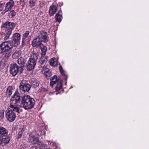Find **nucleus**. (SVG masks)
<instances>
[{"label": "nucleus", "instance_id": "obj_1", "mask_svg": "<svg viewBox=\"0 0 149 149\" xmlns=\"http://www.w3.org/2000/svg\"><path fill=\"white\" fill-rule=\"evenodd\" d=\"M21 97L19 93L16 90L10 99V105L9 110L6 114V118L10 122H13L15 120L16 115L14 111H15L18 113H20L17 104L20 100Z\"/></svg>", "mask_w": 149, "mask_h": 149}, {"label": "nucleus", "instance_id": "obj_24", "mask_svg": "<svg viewBox=\"0 0 149 149\" xmlns=\"http://www.w3.org/2000/svg\"><path fill=\"white\" fill-rule=\"evenodd\" d=\"M21 54V52L20 50L16 51L12 56V58H16L20 56Z\"/></svg>", "mask_w": 149, "mask_h": 149}, {"label": "nucleus", "instance_id": "obj_23", "mask_svg": "<svg viewBox=\"0 0 149 149\" xmlns=\"http://www.w3.org/2000/svg\"><path fill=\"white\" fill-rule=\"evenodd\" d=\"M49 64L53 66H56L58 65L57 61L56 58H52L49 61Z\"/></svg>", "mask_w": 149, "mask_h": 149}, {"label": "nucleus", "instance_id": "obj_6", "mask_svg": "<svg viewBox=\"0 0 149 149\" xmlns=\"http://www.w3.org/2000/svg\"><path fill=\"white\" fill-rule=\"evenodd\" d=\"M21 35L18 33L14 34L12 37V40L10 41L14 46H17L19 44Z\"/></svg>", "mask_w": 149, "mask_h": 149}, {"label": "nucleus", "instance_id": "obj_37", "mask_svg": "<svg viewBox=\"0 0 149 149\" xmlns=\"http://www.w3.org/2000/svg\"><path fill=\"white\" fill-rule=\"evenodd\" d=\"M39 6L40 8H42L44 6V3L43 1H39Z\"/></svg>", "mask_w": 149, "mask_h": 149}, {"label": "nucleus", "instance_id": "obj_15", "mask_svg": "<svg viewBox=\"0 0 149 149\" xmlns=\"http://www.w3.org/2000/svg\"><path fill=\"white\" fill-rule=\"evenodd\" d=\"M39 55V53L38 52L33 51L29 58L37 62Z\"/></svg>", "mask_w": 149, "mask_h": 149}, {"label": "nucleus", "instance_id": "obj_11", "mask_svg": "<svg viewBox=\"0 0 149 149\" xmlns=\"http://www.w3.org/2000/svg\"><path fill=\"white\" fill-rule=\"evenodd\" d=\"M32 45L33 47H39L41 46H42L41 41L37 37L34 39L32 42Z\"/></svg>", "mask_w": 149, "mask_h": 149}, {"label": "nucleus", "instance_id": "obj_12", "mask_svg": "<svg viewBox=\"0 0 149 149\" xmlns=\"http://www.w3.org/2000/svg\"><path fill=\"white\" fill-rule=\"evenodd\" d=\"M15 25L14 23H11L9 22H7L3 24L1 26L2 28H6L8 29H14L15 28Z\"/></svg>", "mask_w": 149, "mask_h": 149}, {"label": "nucleus", "instance_id": "obj_28", "mask_svg": "<svg viewBox=\"0 0 149 149\" xmlns=\"http://www.w3.org/2000/svg\"><path fill=\"white\" fill-rule=\"evenodd\" d=\"M59 68L61 74L65 76V78L66 79L67 78V77L66 75L65 72L64 71L62 66L61 65H60Z\"/></svg>", "mask_w": 149, "mask_h": 149}, {"label": "nucleus", "instance_id": "obj_18", "mask_svg": "<svg viewBox=\"0 0 149 149\" xmlns=\"http://www.w3.org/2000/svg\"><path fill=\"white\" fill-rule=\"evenodd\" d=\"M34 132H31L29 134V137L31 139V140H32L34 144H36L39 141L38 138L34 136Z\"/></svg>", "mask_w": 149, "mask_h": 149}, {"label": "nucleus", "instance_id": "obj_7", "mask_svg": "<svg viewBox=\"0 0 149 149\" xmlns=\"http://www.w3.org/2000/svg\"><path fill=\"white\" fill-rule=\"evenodd\" d=\"M15 3L12 0H10L5 5V8L2 12V14L3 15L11 10V9L14 6Z\"/></svg>", "mask_w": 149, "mask_h": 149}, {"label": "nucleus", "instance_id": "obj_4", "mask_svg": "<svg viewBox=\"0 0 149 149\" xmlns=\"http://www.w3.org/2000/svg\"><path fill=\"white\" fill-rule=\"evenodd\" d=\"M22 70H23L21 66H18L16 63L11 65L10 66V72L13 76L16 75L17 72H19L20 73H21Z\"/></svg>", "mask_w": 149, "mask_h": 149}, {"label": "nucleus", "instance_id": "obj_33", "mask_svg": "<svg viewBox=\"0 0 149 149\" xmlns=\"http://www.w3.org/2000/svg\"><path fill=\"white\" fill-rule=\"evenodd\" d=\"M19 132L17 136V139L20 138L22 136L23 132L24 130L22 128L19 129Z\"/></svg>", "mask_w": 149, "mask_h": 149}, {"label": "nucleus", "instance_id": "obj_31", "mask_svg": "<svg viewBox=\"0 0 149 149\" xmlns=\"http://www.w3.org/2000/svg\"><path fill=\"white\" fill-rule=\"evenodd\" d=\"M29 6L31 8H32L35 6L36 5L35 0H29Z\"/></svg>", "mask_w": 149, "mask_h": 149}, {"label": "nucleus", "instance_id": "obj_29", "mask_svg": "<svg viewBox=\"0 0 149 149\" xmlns=\"http://www.w3.org/2000/svg\"><path fill=\"white\" fill-rule=\"evenodd\" d=\"M10 12L8 13V15L9 18H12L16 15V13L13 10H10Z\"/></svg>", "mask_w": 149, "mask_h": 149}, {"label": "nucleus", "instance_id": "obj_13", "mask_svg": "<svg viewBox=\"0 0 149 149\" xmlns=\"http://www.w3.org/2000/svg\"><path fill=\"white\" fill-rule=\"evenodd\" d=\"M57 10V6L52 4L49 8V14L51 16H53Z\"/></svg>", "mask_w": 149, "mask_h": 149}, {"label": "nucleus", "instance_id": "obj_26", "mask_svg": "<svg viewBox=\"0 0 149 149\" xmlns=\"http://www.w3.org/2000/svg\"><path fill=\"white\" fill-rule=\"evenodd\" d=\"M62 86V83L61 81L58 82L55 87L56 91H59L61 88Z\"/></svg>", "mask_w": 149, "mask_h": 149}, {"label": "nucleus", "instance_id": "obj_25", "mask_svg": "<svg viewBox=\"0 0 149 149\" xmlns=\"http://www.w3.org/2000/svg\"><path fill=\"white\" fill-rule=\"evenodd\" d=\"M57 80V77L56 75H54L52 77L51 79L50 85L51 86H53L54 84H55Z\"/></svg>", "mask_w": 149, "mask_h": 149}, {"label": "nucleus", "instance_id": "obj_36", "mask_svg": "<svg viewBox=\"0 0 149 149\" xmlns=\"http://www.w3.org/2000/svg\"><path fill=\"white\" fill-rule=\"evenodd\" d=\"M4 111L3 110L0 111V118L1 119H2L4 117Z\"/></svg>", "mask_w": 149, "mask_h": 149}, {"label": "nucleus", "instance_id": "obj_34", "mask_svg": "<svg viewBox=\"0 0 149 149\" xmlns=\"http://www.w3.org/2000/svg\"><path fill=\"white\" fill-rule=\"evenodd\" d=\"M37 144H38V147L40 149H42V148L45 147V144L39 141Z\"/></svg>", "mask_w": 149, "mask_h": 149}, {"label": "nucleus", "instance_id": "obj_10", "mask_svg": "<svg viewBox=\"0 0 149 149\" xmlns=\"http://www.w3.org/2000/svg\"><path fill=\"white\" fill-rule=\"evenodd\" d=\"M47 35V33L45 31H42L40 32V34L37 37L39 38L41 42L44 41L45 42H46L48 41Z\"/></svg>", "mask_w": 149, "mask_h": 149}, {"label": "nucleus", "instance_id": "obj_21", "mask_svg": "<svg viewBox=\"0 0 149 149\" xmlns=\"http://www.w3.org/2000/svg\"><path fill=\"white\" fill-rule=\"evenodd\" d=\"M41 50V54L42 56H45L46 52L47 50V48L45 46H44L43 44L42 46H41L39 47Z\"/></svg>", "mask_w": 149, "mask_h": 149}, {"label": "nucleus", "instance_id": "obj_30", "mask_svg": "<svg viewBox=\"0 0 149 149\" xmlns=\"http://www.w3.org/2000/svg\"><path fill=\"white\" fill-rule=\"evenodd\" d=\"M44 74L46 77H50L51 76V73L50 70L47 68V70L44 73Z\"/></svg>", "mask_w": 149, "mask_h": 149}, {"label": "nucleus", "instance_id": "obj_27", "mask_svg": "<svg viewBox=\"0 0 149 149\" xmlns=\"http://www.w3.org/2000/svg\"><path fill=\"white\" fill-rule=\"evenodd\" d=\"M29 33V31H26L25 33L23 34V38H22V44H24V40L25 38H26L28 36Z\"/></svg>", "mask_w": 149, "mask_h": 149}, {"label": "nucleus", "instance_id": "obj_14", "mask_svg": "<svg viewBox=\"0 0 149 149\" xmlns=\"http://www.w3.org/2000/svg\"><path fill=\"white\" fill-rule=\"evenodd\" d=\"M26 60L22 57H21L18 58L17 60V63L20 65L19 66H21L23 70V68L24 67L26 63Z\"/></svg>", "mask_w": 149, "mask_h": 149}, {"label": "nucleus", "instance_id": "obj_2", "mask_svg": "<svg viewBox=\"0 0 149 149\" xmlns=\"http://www.w3.org/2000/svg\"><path fill=\"white\" fill-rule=\"evenodd\" d=\"M13 45L10 42L5 41L0 45V53L8 58L11 55V49Z\"/></svg>", "mask_w": 149, "mask_h": 149}, {"label": "nucleus", "instance_id": "obj_3", "mask_svg": "<svg viewBox=\"0 0 149 149\" xmlns=\"http://www.w3.org/2000/svg\"><path fill=\"white\" fill-rule=\"evenodd\" d=\"M21 102L23 107L25 109H31L35 103L34 100L29 95L24 96L22 98Z\"/></svg>", "mask_w": 149, "mask_h": 149}, {"label": "nucleus", "instance_id": "obj_32", "mask_svg": "<svg viewBox=\"0 0 149 149\" xmlns=\"http://www.w3.org/2000/svg\"><path fill=\"white\" fill-rule=\"evenodd\" d=\"M10 140V138L8 137L4 138H3L2 143L7 144L9 142Z\"/></svg>", "mask_w": 149, "mask_h": 149}, {"label": "nucleus", "instance_id": "obj_9", "mask_svg": "<svg viewBox=\"0 0 149 149\" xmlns=\"http://www.w3.org/2000/svg\"><path fill=\"white\" fill-rule=\"evenodd\" d=\"M47 61V57L45 56H42L39 61L40 66L42 67L43 69H45L46 67H45Z\"/></svg>", "mask_w": 149, "mask_h": 149}, {"label": "nucleus", "instance_id": "obj_22", "mask_svg": "<svg viewBox=\"0 0 149 149\" xmlns=\"http://www.w3.org/2000/svg\"><path fill=\"white\" fill-rule=\"evenodd\" d=\"M13 87L12 86H9L6 89V95L7 96H10L13 93Z\"/></svg>", "mask_w": 149, "mask_h": 149}, {"label": "nucleus", "instance_id": "obj_8", "mask_svg": "<svg viewBox=\"0 0 149 149\" xmlns=\"http://www.w3.org/2000/svg\"><path fill=\"white\" fill-rule=\"evenodd\" d=\"M37 62L29 58L26 65L27 69L30 71L33 69L36 65Z\"/></svg>", "mask_w": 149, "mask_h": 149}, {"label": "nucleus", "instance_id": "obj_17", "mask_svg": "<svg viewBox=\"0 0 149 149\" xmlns=\"http://www.w3.org/2000/svg\"><path fill=\"white\" fill-rule=\"evenodd\" d=\"M39 84V82L38 81L35 79H32L31 80V85L34 88H36L38 86Z\"/></svg>", "mask_w": 149, "mask_h": 149}, {"label": "nucleus", "instance_id": "obj_16", "mask_svg": "<svg viewBox=\"0 0 149 149\" xmlns=\"http://www.w3.org/2000/svg\"><path fill=\"white\" fill-rule=\"evenodd\" d=\"M13 29H9L6 30L4 33V39L7 40L8 39L10 34H11L12 31Z\"/></svg>", "mask_w": 149, "mask_h": 149}, {"label": "nucleus", "instance_id": "obj_35", "mask_svg": "<svg viewBox=\"0 0 149 149\" xmlns=\"http://www.w3.org/2000/svg\"><path fill=\"white\" fill-rule=\"evenodd\" d=\"M5 3H0V11H3V9L5 7Z\"/></svg>", "mask_w": 149, "mask_h": 149}, {"label": "nucleus", "instance_id": "obj_19", "mask_svg": "<svg viewBox=\"0 0 149 149\" xmlns=\"http://www.w3.org/2000/svg\"><path fill=\"white\" fill-rule=\"evenodd\" d=\"M0 134L2 136H6L8 134L7 130L3 127H0Z\"/></svg>", "mask_w": 149, "mask_h": 149}, {"label": "nucleus", "instance_id": "obj_40", "mask_svg": "<svg viewBox=\"0 0 149 149\" xmlns=\"http://www.w3.org/2000/svg\"><path fill=\"white\" fill-rule=\"evenodd\" d=\"M3 68V65L2 64V62L0 61V69H2Z\"/></svg>", "mask_w": 149, "mask_h": 149}, {"label": "nucleus", "instance_id": "obj_42", "mask_svg": "<svg viewBox=\"0 0 149 149\" xmlns=\"http://www.w3.org/2000/svg\"><path fill=\"white\" fill-rule=\"evenodd\" d=\"M43 134H44V135H45V131H43Z\"/></svg>", "mask_w": 149, "mask_h": 149}, {"label": "nucleus", "instance_id": "obj_41", "mask_svg": "<svg viewBox=\"0 0 149 149\" xmlns=\"http://www.w3.org/2000/svg\"><path fill=\"white\" fill-rule=\"evenodd\" d=\"M31 149H37L36 146H32L31 147Z\"/></svg>", "mask_w": 149, "mask_h": 149}, {"label": "nucleus", "instance_id": "obj_20", "mask_svg": "<svg viewBox=\"0 0 149 149\" xmlns=\"http://www.w3.org/2000/svg\"><path fill=\"white\" fill-rule=\"evenodd\" d=\"M61 11H59L58 13L55 15V19L56 22H60L61 20V18H62V15H61Z\"/></svg>", "mask_w": 149, "mask_h": 149}, {"label": "nucleus", "instance_id": "obj_39", "mask_svg": "<svg viewBox=\"0 0 149 149\" xmlns=\"http://www.w3.org/2000/svg\"><path fill=\"white\" fill-rule=\"evenodd\" d=\"M0 135V146L2 144L3 137Z\"/></svg>", "mask_w": 149, "mask_h": 149}, {"label": "nucleus", "instance_id": "obj_5", "mask_svg": "<svg viewBox=\"0 0 149 149\" xmlns=\"http://www.w3.org/2000/svg\"><path fill=\"white\" fill-rule=\"evenodd\" d=\"M31 86L28 83H27L26 81L23 80L20 83L19 88L20 91L28 92L31 88Z\"/></svg>", "mask_w": 149, "mask_h": 149}, {"label": "nucleus", "instance_id": "obj_38", "mask_svg": "<svg viewBox=\"0 0 149 149\" xmlns=\"http://www.w3.org/2000/svg\"><path fill=\"white\" fill-rule=\"evenodd\" d=\"M24 0H20V5L22 7H24L25 5Z\"/></svg>", "mask_w": 149, "mask_h": 149}]
</instances>
